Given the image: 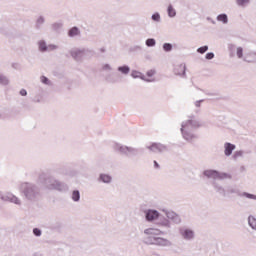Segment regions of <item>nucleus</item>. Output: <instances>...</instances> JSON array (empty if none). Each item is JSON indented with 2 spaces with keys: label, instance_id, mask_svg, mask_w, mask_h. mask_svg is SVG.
Returning <instances> with one entry per match:
<instances>
[{
  "label": "nucleus",
  "instance_id": "1",
  "mask_svg": "<svg viewBox=\"0 0 256 256\" xmlns=\"http://www.w3.org/2000/svg\"><path fill=\"white\" fill-rule=\"evenodd\" d=\"M146 235H151V239H153L152 242H150L152 245H160L161 247H167L168 245H171V242L167 239L159 238L157 235H161V230L155 229V228H148L145 230Z\"/></svg>",
  "mask_w": 256,
  "mask_h": 256
},
{
  "label": "nucleus",
  "instance_id": "2",
  "mask_svg": "<svg viewBox=\"0 0 256 256\" xmlns=\"http://www.w3.org/2000/svg\"><path fill=\"white\" fill-rule=\"evenodd\" d=\"M204 175L208 179H225V177H228L227 174H221L215 170H206L204 171Z\"/></svg>",
  "mask_w": 256,
  "mask_h": 256
},
{
  "label": "nucleus",
  "instance_id": "3",
  "mask_svg": "<svg viewBox=\"0 0 256 256\" xmlns=\"http://www.w3.org/2000/svg\"><path fill=\"white\" fill-rule=\"evenodd\" d=\"M157 217H159V212H157L155 210H150L146 214V219L148 221H154V219H157Z\"/></svg>",
  "mask_w": 256,
  "mask_h": 256
},
{
  "label": "nucleus",
  "instance_id": "4",
  "mask_svg": "<svg viewBox=\"0 0 256 256\" xmlns=\"http://www.w3.org/2000/svg\"><path fill=\"white\" fill-rule=\"evenodd\" d=\"M148 149H150V151H153L154 153H157V151H163V149H165V146L154 143L151 146H149Z\"/></svg>",
  "mask_w": 256,
  "mask_h": 256
},
{
  "label": "nucleus",
  "instance_id": "5",
  "mask_svg": "<svg viewBox=\"0 0 256 256\" xmlns=\"http://www.w3.org/2000/svg\"><path fill=\"white\" fill-rule=\"evenodd\" d=\"M225 147V155H227V157H229V155H231V153H233L234 149H235V145L231 144V143H226L224 145Z\"/></svg>",
  "mask_w": 256,
  "mask_h": 256
},
{
  "label": "nucleus",
  "instance_id": "6",
  "mask_svg": "<svg viewBox=\"0 0 256 256\" xmlns=\"http://www.w3.org/2000/svg\"><path fill=\"white\" fill-rule=\"evenodd\" d=\"M176 75H185V65L181 64L175 68Z\"/></svg>",
  "mask_w": 256,
  "mask_h": 256
},
{
  "label": "nucleus",
  "instance_id": "7",
  "mask_svg": "<svg viewBox=\"0 0 256 256\" xmlns=\"http://www.w3.org/2000/svg\"><path fill=\"white\" fill-rule=\"evenodd\" d=\"M182 235H183L184 239H193V231H191V230H184L182 232Z\"/></svg>",
  "mask_w": 256,
  "mask_h": 256
},
{
  "label": "nucleus",
  "instance_id": "8",
  "mask_svg": "<svg viewBox=\"0 0 256 256\" xmlns=\"http://www.w3.org/2000/svg\"><path fill=\"white\" fill-rule=\"evenodd\" d=\"M248 223H249L250 227H252V229L256 230V219H255V217L250 216L248 218Z\"/></svg>",
  "mask_w": 256,
  "mask_h": 256
},
{
  "label": "nucleus",
  "instance_id": "9",
  "mask_svg": "<svg viewBox=\"0 0 256 256\" xmlns=\"http://www.w3.org/2000/svg\"><path fill=\"white\" fill-rule=\"evenodd\" d=\"M68 34L69 37H75V35H79V28L73 27L72 29H70Z\"/></svg>",
  "mask_w": 256,
  "mask_h": 256
},
{
  "label": "nucleus",
  "instance_id": "10",
  "mask_svg": "<svg viewBox=\"0 0 256 256\" xmlns=\"http://www.w3.org/2000/svg\"><path fill=\"white\" fill-rule=\"evenodd\" d=\"M148 79H145L143 78L145 81H154L153 77L155 75V70H149L147 73H146Z\"/></svg>",
  "mask_w": 256,
  "mask_h": 256
},
{
  "label": "nucleus",
  "instance_id": "11",
  "mask_svg": "<svg viewBox=\"0 0 256 256\" xmlns=\"http://www.w3.org/2000/svg\"><path fill=\"white\" fill-rule=\"evenodd\" d=\"M100 179L104 182V183H110L111 182V177L107 174H103L100 176Z\"/></svg>",
  "mask_w": 256,
  "mask_h": 256
},
{
  "label": "nucleus",
  "instance_id": "12",
  "mask_svg": "<svg viewBox=\"0 0 256 256\" xmlns=\"http://www.w3.org/2000/svg\"><path fill=\"white\" fill-rule=\"evenodd\" d=\"M218 21H221L222 23H227L228 19L227 16L225 14H220L217 17Z\"/></svg>",
  "mask_w": 256,
  "mask_h": 256
},
{
  "label": "nucleus",
  "instance_id": "13",
  "mask_svg": "<svg viewBox=\"0 0 256 256\" xmlns=\"http://www.w3.org/2000/svg\"><path fill=\"white\" fill-rule=\"evenodd\" d=\"M177 13L175 12V9H173V6L168 7V15L169 17H175Z\"/></svg>",
  "mask_w": 256,
  "mask_h": 256
},
{
  "label": "nucleus",
  "instance_id": "14",
  "mask_svg": "<svg viewBox=\"0 0 256 256\" xmlns=\"http://www.w3.org/2000/svg\"><path fill=\"white\" fill-rule=\"evenodd\" d=\"M118 71H120L121 73H124V75H127V73H129V67L127 66L119 67Z\"/></svg>",
  "mask_w": 256,
  "mask_h": 256
},
{
  "label": "nucleus",
  "instance_id": "15",
  "mask_svg": "<svg viewBox=\"0 0 256 256\" xmlns=\"http://www.w3.org/2000/svg\"><path fill=\"white\" fill-rule=\"evenodd\" d=\"M237 5H240L241 7H245V5H248L249 0H236Z\"/></svg>",
  "mask_w": 256,
  "mask_h": 256
},
{
  "label": "nucleus",
  "instance_id": "16",
  "mask_svg": "<svg viewBox=\"0 0 256 256\" xmlns=\"http://www.w3.org/2000/svg\"><path fill=\"white\" fill-rule=\"evenodd\" d=\"M39 49L40 51H47V44L45 42H39Z\"/></svg>",
  "mask_w": 256,
  "mask_h": 256
},
{
  "label": "nucleus",
  "instance_id": "17",
  "mask_svg": "<svg viewBox=\"0 0 256 256\" xmlns=\"http://www.w3.org/2000/svg\"><path fill=\"white\" fill-rule=\"evenodd\" d=\"M79 191H74L73 194H72V199L73 201H79Z\"/></svg>",
  "mask_w": 256,
  "mask_h": 256
},
{
  "label": "nucleus",
  "instance_id": "18",
  "mask_svg": "<svg viewBox=\"0 0 256 256\" xmlns=\"http://www.w3.org/2000/svg\"><path fill=\"white\" fill-rule=\"evenodd\" d=\"M146 45H147L148 47H153V46H155V39H148V40L146 41Z\"/></svg>",
  "mask_w": 256,
  "mask_h": 256
},
{
  "label": "nucleus",
  "instance_id": "19",
  "mask_svg": "<svg viewBox=\"0 0 256 256\" xmlns=\"http://www.w3.org/2000/svg\"><path fill=\"white\" fill-rule=\"evenodd\" d=\"M208 49H209V47H207V46H202V47L198 48V53H201V54L206 53V51H207Z\"/></svg>",
  "mask_w": 256,
  "mask_h": 256
},
{
  "label": "nucleus",
  "instance_id": "20",
  "mask_svg": "<svg viewBox=\"0 0 256 256\" xmlns=\"http://www.w3.org/2000/svg\"><path fill=\"white\" fill-rule=\"evenodd\" d=\"M237 57L239 59H241V57H243V48H241V47L237 48Z\"/></svg>",
  "mask_w": 256,
  "mask_h": 256
},
{
  "label": "nucleus",
  "instance_id": "21",
  "mask_svg": "<svg viewBox=\"0 0 256 256\" xmlns=\"http://www.w3.org/2000/svg\"><path fill=\"white\" fill-rule=\"evenodd\" d=\"M163 49H164V51H171L172 46H171V44L166 43V44H164Z\"/></svg>",
  "mask_w": 256,
  "mask_h": 256
},
{
  "label": "nucleus",
  "instance_id": "22",
  "mask_svg": "<svg viewBox=\"0 0 256 256\" xmlns=\"http://www.w3.org/2000/svg\"><path fill=\"white\" fill-rule=\"evenodd\" d=\"M33 233H34V235H36V237H40V235H41V230H39V228H35V229L33 230Z\"/></svg>",
  "mask_w": 256,
  "mask_h": 256
},
{
  "label": "nucleus",
  "instance_id": "23",
  "mask_svg": "<svg viewBox=\"0 0 256 256\" xmlns=\"http://www.w3.org/2000/svg\"><path fill=\"white\" fill-rule=\"evenodd\" d=\"M0 83H2V85H7L8 81H7V79L0 76Z\"/></svg>",
  "mask_w": 256,
  "mask_h": 256
},
{
  "label": "nucleus",
  "instance_id": "24",
  "mask_svg": "<svg viewBox=\"0 0 256 256\" xmlns=\"http://www.w3.org/2000/svg\"><path fill=\"white\" fill-rule=\"evenodd\" d=\"M160 18H161V16H159V14H154L152 16L153 21H159Z\"/></svg>",
  "mask_w": 256,
  "mask_h": 256
},
{
  "label": "nucleus",
  "instance_id": "25",
  "mask_svg": "<svg viewBox=\"0 0 256 256\" xmlns=\"http://www.w3.org/2000/svg\"><path fill=\"white\" fill-rule=\"evenodd\" d=\"M213 57H215V54L211 52L206 54V59H213Z\"/></svg>",
  "mask_w": 256,
  "mask_h": 256
},
{
  "label": "nucleus",
  "instance_id": "26",
  "mask_svg": "<svg viewBox=\"0 0 256 256\" xmlns=\"http://www.w3.org/2000/svg\"><path fill=\"white\" fill-rule=\"evenodd\" d=\"M41 81H42V83L47 84L48 81H49V79H47V77H45V76H42V77H41Z\"/></svg>",
  "mask_w": 256,
  "mask_h": 256
},
{
  "label": "nucleus",
  "instance_id": "27",
  "mask_svg": "<svg viewBox=\"0 0 256 256\" xmlns=\"http://www.w3.org/2000/svg\"><path fill=\"white\" fill-rule=\"evenodd\" d=\"M20 95H22V97H25V95H27V90L22 89V90L20 91Z\"/></svg>",
  "mask_w": 256,
  "mask_h": 256
},
{
  "label": "nucleus",
  "instance_id": "28",
  "mask_svg": "<svg viewBox=\"0 0 256 256\" xmlns=\"http://www.w3.org/2000/svg\"><path fill=\"white\" fill-rule=\"evenodd\" d=\"M247 197H248L249 199H256V196H255V195H252V194H247Z\"/></svg>",
  "mask_w": 256,
  "mask_h": 256
},
{
  "label": "nucleus",
  "instance_id": "29",
  "mask_svg": "<svg viewBox=\"0 0 256 256\" xmlns=\"http://www.w3.org/2000/svg\"><path fill=\"white\" fill-rule=\"evenodd\" d=\"M154 165H155L156 169H159V163H157V161H154Z\"/></svg>",
  "mask_w": 256,
  "mask_h": 256
},
{
  "label": "nucleus",
  "instance_id": "30",
  "mask_svg": "<svg viewBox=\"0 0 256 256\" xmlns=\"http://www.w3.org/2000/svg\"><path fill=\"white\" fill-rule=\"evenodd\" d=\"M193 122L191 120H189L186 125H191Z\"/></svg>",
  "mask_w": 256,
  "mask_h": 256
},
{
  "label": "nucleus",
  "instance_id": "31",
  "mask_svg": "<svg viewBox=\"0 0 256 256\" xmlns=\"http://www.w3.org/2000/svg\"><path fill=\"white\" fill-rule=\"evenodd\" d=\"M14 203H19V199L14 198Z\"/></svg>",
  "mask_w": 256,
  "mask_h": 256
},
{
  "label": "nucleus",
  "instance_id": "32",
  "mask_svg": "<svg viewBox=\"0 0 256 256\" xmlns=\"http://www.w3.org/2000/svg\"><path fill=\"white\" fill-rule=\"evenodd\" d=\"M185 129H186V127L182 126V129H181L182 133H183V131H185Z\"/></svg>",
  "mask_w": 256,
  "mask_h": 256
},
{
  "label": "nucleus",
  "instance_id": "33",
  "mask_svg": "<svg viewBox=\"0 0 256 256\" xmlns=\"http://www.w3.org/2000/svg\"><path fill=\"white\" fill-rule=\"evenodd\" d=\"M48 49H55V46H49Z\"/></svg>",
  "mask_w": 256,
  "mask_h": 256
},
{
  "label": "nucleus",
  "instance_id": "34",
  "mask_svg": "<svg viewBox=\"0 0 256 256\" xmlns=\"http://www.w3.org/2000/svg\"><path fill=\"white\" fill-rule=\"evenodd\" d=\"M135 73H136V72H133V73H132V77H135Z\"/></svg>",
  "mask_w": 256,
  "mask_h": 256
},
{
  "label": "nucleus",
  "instance_id": "35",
  "mask_svg": "<svg viewBox=\"0 0 256 256\" xmlns=\"http://www.w3.org/2000/svg\"><path fill=\"white\" fill-rule=\"evenodd\" d=\"M184 137H185V139H189L185 134H184Z\"/></svg>",
  "mask_w": 256,
  "mask_h": 256
}]
</instances>
